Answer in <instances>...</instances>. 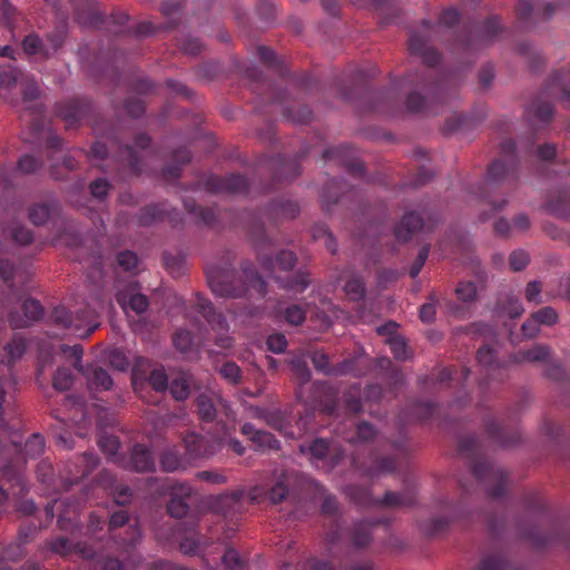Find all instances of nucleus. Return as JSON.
Segmentation results:
<instances>
[{"label":"nucleus","mask_w":570,"mask_h":570,"mask_svg":"<svg viewBox=\"0 0 570 570\" xmlns=\"http://www.w3.org/2000/svg\"><path fill=\"white\" fill-rule=\"evenodd\" d=\"M101 309L102 303L98 302L83 311H77L73 316L63 306H57L51 318L57 325L72 328L78 336H89L98 327L97 317Z\"/></svg>","instance_id":"1"},{"label":"nucleus","mask_w":570,"mask_h":570,"mask_svg":"<svg viewBox=\"0 0 570 570\" xmlns=\"http://www.w3.org/2000/svg\"><path fill=\"white\" fill-rule=\"evenodd\" d=\"M207 282L213 293L219 297H238L245 293L243 286H236L234 272L212 267L207 271Z\"/></svg>","instance_id":"2"},{"label":"nucleus","mask_w":570,"mask_h":570,"mask_svg":"<svg viewBox=\"0 0 570 570\" xmlns=\"http://www.w3.org/2000/svg\"><path fill=\"white\" fill-rule=\"evenodd\" d=\"M62 41L61 35L48 36L43 41L38 35L30 33L23 39L22 48L28 56L42 59L55 53L61 47Z\"/></svg>","instance_id":"3"},{"label":"nucleus","mask_w":570,"mask_h":570,"mask_svg":"<svg viewBox=\"0 0 570 570\" xmlns=\"http://www.w3.org/2000/svg\"><path fill=\"white\" fill-rule=\"evenodd\" d=\"M219 438L206 439L197 433H188L184 436L187 453L195 459H207L223 449Z\"/></svg>","instance_id":"4"},{"label":"nucleus","mask_w":570,"mask_h":570,"mask_svg":"<svg viewBox=\"0 0 570 570\" xmlns=\"http://www.w3.org/2000/svg\"><path fill=\"white\" fill-rule=\"evenodd\" d=\"M198 306L200 313L207 320L212 330L217 333L218 345L222 347H229L232 344V338L227 335H224L228 332V325L224 316L219 313H216L212 304L207 301H200Z\"/></svg>","instance_id":"5"},{"label":"nucleus","mask_w":570,"mask_h":570,"mask_svg":"<svg viewBox=\"0 0 570 570\" xmlns=\"http://www.w3.org/2000/svg\"><path fill=\"white\" fill-rule=\"evenodd\" d=\"M198 412L204 421H213L216 416L217 406L225 410L226 415L230 416L228 403L214 392L202 393L197 397Z\"/></svg>","instance_id":"6"},{"label":"nucleus","mask_w":570,"mask_h":570,"mask_svg":"<svg viewBox=\"0 0 570 570\" xmlns=\"http://www.w3.org/2000/svg\"><path fill=\"white\" fill-rule=\"evenodd\" d=\"M116 298L125 313H128L130 309L137 314H141L145 313L149 306L148 298L140 293H136L132 285H129L125 291L118 292Z\"/></svg>","instance_id":"7"},{"label":"nucleus","mask_w":570,"mask_h":570,"mask_svg":"<svg viewBox=\"0 0 570 570\" xmlns=\"http://www.w3.org/2000/svg\"><path fill=\"white\" fill-rule=\"evenodd\" d=\"M23 315L11 314L9 316L10 324L16 328H22L29 326L31 323L41 318L43 308L40 303L36 299H26L22 304Z\"/></svg>","instance_id":"8"},{"label":"nucleus","mask_w":570,"mask_h":570,"mask_svg":"<svg viewBox=\"0 0 570 570\" xmlns=\"http://www.w3.org/2000/svg\"><path fill=\"white\" fill-rule=\"evenodd\" d=\"M121 466L136 472H148L155 468L151 452L141 445L134 446L129 462L122 461Z\"/></svg>","instance_id":"9"},{"label":"nucleus","mask_w":570,"mask_h":570,"mask_svg":"<svg viewBox=\"0 0 570 570\" xmlns=\"http://www.w3.org/2000/svg\"><path fill=\"white\" fill-rule=\"evenodd\" d=\"M242 433L257 445L259 449H278V442L274 435L266 431L257 430L253 424L245 423L242 426Z\"/></svg>","instance_id":"10"},{"label":"nucleus","mask_w":570,"mask_h":570,"mask_svg":"<svg viewBox=\"0 0 570 570\" xmlns=\"http://www.w3.org/2000/svg\"><path fill=\"white\" fill-rule=\"evenodd\" d=\"M409 48L411 52L422 56L426 65L433 66L440 60L439 53L434 49L428 48L425 39L414 32L410 35Z\"/></svg>","instance_id":"11"},{"label":"nucleus","mask_w":570,"mask_h":570,"mask_svg":"<svg viewBox=\"0 0 570 570\" xmlns=\"http://www.w3.org/2000/svg\"><path fill=\"white\" fill-rule=\"evenodd\" d=\"M311 358L316 371L325 375H342L350 372L348 362H343L337 367L330 366L328 356L323 352L313 353Z\"/></svg>","instance_id":"12"},{"label":"nucleus","mask_w":570,"mask_h":570,"mask_svg":"<svg viewBox=\"0 0 570 570\" xmlns=\"http://www.w3.org/2000/svg\"><path fill=\"white\" fill-rule=\"evenodd\" d=\"M83 559L91 560L92 570H124L122 564L117 559L96 556L89 548H78Z\"/></svg>","instance_id":"13"},{"label":"nucleus","mask_w":570,"mask_h":570,"mask_svg":"<svg viewBox=\"0 0 570 570\" xmlns=\"http://www.w3.org/2000/svg\"><path fill=\"white\" fill-rule=\"evenodd\" d=\"M423 222L421 216L414 213L404 215L399 227L395 230V236L399 240L406 242L413 233L421 229Z\"/></svg>","instance_id":"14"},{"label":"nucleus","mask_w":570,"mask_h":570,"mask_svg":"<svg viewBox=\"0 0 570 570\" xmlns=\"http://www.w3.org/2000/svg\"><path fill=\"white\" fill-rule=\"evenodd\" d=\"M82 373L86 375L88 386L91 390H109L112 386V379L102 368H92Z\"/></svg>","instance_id":"15"},{"label":"nucleus","mask_w":570,"mask_h":570,"mask_svg":"<svg viewBox=\"0 0 570 570\" xmlns=\"http://www.w3.org/2000/svg\"><path fill=\"white\" fill-rule=\"evenodd\" d=\"M295 263H296V257L292 252L282 250L277 254L275 262L266 261V262H263V265L266 267V269L276 272V271H289L294 267Z\"/></svg>","instance_id":"16"},{"label":"nucleus","mask_w":570,"mask_h":570,"mask_svg":"<svg viewBox=\"0 0 570 570\" xmlns=\"http://www.w3.org/2000/svg\"><path fill=\"white\" fill-rule=\"evenodd\" d=\"M215 188L218 191L240 193L247 188V181L240 175H230L220 179Z\"/></svg>","instance_id":"17"},{"label":"nucleus","mask_w":570,"mask_h":570,"mask_svg":"<svg viewBox=\"0 0 570 570\" xmlns=\"http://www.w3.org/2000/svg\"><path fill=\"white\" fill-rule=\"evenodd\" d=\"M26 351V343L22 338H13L4 347L6 360L0 361V365H7L10 370V364L22 356Z\"/></svg>","instance_id":"18"},{"label":"nucleus","mask_w":570,"mask_h":570,"mask_svg":"<svg viewBox=\"0 0 570 570\" xmlns=\"http://www.w3.org/2000/svg\"><path fill=\"white\" fill-rule=\"evenodd\" d=\"M299 449H301V452H303V453L308 451V453L311 454V458L313 460H324L326 458V455L333 451L330 448L328 442L324 439L315 440L308 448L301 445Z\"/></svg>","instance_id":"19"},{"label":"nucleus","mask_w":570,"mask_h":570,"mask_svg":"<svg viewBox=\"0 0 570 570\" xmlns=\"http://www.w3.org/2000/svg\"><path fill=\"white\" fill-rule=\"evenodd\" d=\"M99 446L104 453H106L114 462L121 466L124 460L117 456L119 442L117 438L112 435H101L99 439Z\"/></svg>","instance_id":"20"},{"label":"nucleus","mask_w":570,"mask_h":570,"mask_svg":"<svg viewBox=\"0 0 570 570\" xmlns=\"http://www.w3.org/2000/svg\"><path fill=\"white\" fill-rule=\"evenodd\" d=\"M282 286L294 292H303L308 286V275L305 272H298L288 279H282L276 276Z\"/></svg>","instance_id":"21"},{"label":"nucleus","mask_w":570,"mask_h":570,"mask_svg":"<svg viewBox=\"0 0 570 570\" xmlns=\"http://www.w3.org/2000/svg\"><path fill=\"white\" fill-rule=\"evenodd\" d=\"M161 468L167 472H175L178 470H185L187 464L183 459L174 451H167L160 459Z\"/></svg>","instance_id":"22"},{"label":"nucleus","mask_w":570,"mask_h":570,"mask_svg":"<svg viewBox=\"0 0 570 570\" xmlns=\"http://www.w3.org/2000/svg\"><path fill=\"white\" fill-rule=\"evenodd\" d=\"M346 296L352 301H358L364 297L365 287L361 278L353 276L346 281L343 287Z\"/></svg>","instance_id":"23"},{"label":"nucleus","mask_w":570,"mask_h":570,"mask_svg":"<svg viewBox=\"0 0 570 570\" xmlns=\"http://www.w3.org/2000/svg\"><path fill=\"white\" fill-rule=\"evenodd\" d=\"M413 502L414 498L412 494L399 492H387L382 500V503L389 507H406Z\"/></svg>","instance_id":"24"},{"label":"nucleus","mask_w":570,"mask_h":570,"mask_svg":"<svg viewBox=\"0 0 570 570\" xmlns=\"http://www.w3.org/2000/svg\"><path fill=\"white\" fill-rule=\"evenodd\" d=\"M73 384V375L68 368H58L53 376V386L59 391H67Z\"/></svg>","instance_id":"25"},{"label":"nucleus","mask_w":570,"mask_h":570,"mask_svg":"<svg viewBox=\"0 0 570 570\" xmlns=\"http://www.w3.org/2000/svg\"><path fill=\"white\" fill-rule=\"evenodd\" d=\"M291 367L301 384H305L309 381L311 371H309L307 363L304 358H302V357L293 358L291 361Z\"/></svg>","instance_id":"26"},{"label":"nucleus","mask_w":570,"mask_h":570,"mask_svg":"<svg viewBox=\"0 0 570 570\" xmlns=\"http://www.w3.org/2000/svg\"><path fill=\"white\" fill-rule=\"evenodd\" d=\"M45 439L39 435H32L24 445L26 455L29 458H37L45 451Z\"/></svg>","instance_id":"27"},{"label":"nucleus","mask_w":570,"mask_h":570,"mask_svg":"<svg viewBox=\"0 0 570 570\" xmlns=\"http://www.w3.org/2000/svg\"><path fill=\"white\" fill-rule=\"evenodd\" d=\"M169 390L174 399L177 401H184L189 395V385L185 377L173 380Z\"/></svg>","instance_id":"28"},{"label":"nucleus","mask_w":570,"mask_h":570,"mask_svg":"<svg viewBox=\"0 0 570 570\" xmlns=\"http://www.w3.org/2000/svg\"><path fill=\"white\" fill-rule=\"evenodd\" d=\"M521 361L539 362L549 356V348L544 345H537L525 352L520 353Z\"/></svg>","instance_id":"29"},{"label":"nucleus","mask_w":570,"mask_h":570,"mask_svg":"<svg viewBox=\"0 0 570 570\" xmlns=\"http://www.w3.org/2000/svg\"><path fill=\"white\" fill-rule=\"evenodd\" d=\"M390 348L393 355L399 360H406L409 356L407 345L404 338L400 336H393L387 340Z\"/></svg>","instance_id":"30"},{"label":"nucleus","mask_w":570,"mask_h":570,"mask_svg":"<svg viewBox=\"0 0 570 570\" xmlns=\"http://www.w3.org/2000/svg\"><path fill=\"white\" fill-rule=\"evenodd\" d=\"M174 345L181 353H187L193 346L191 335L188 331L180 330L174 336Z\"/></svg>","instance_id":"31"},{"label":"nucleus","mask_w":570,"mask_h":570,"mask_svg":"<svg viewBox=\"0 0 570 570\" xmlns=\"http://www.w3.org/2000/svg\"><path fill=\"white\" fill-rule=\"evenodd\" d=\"M189 507L184 498H173L168 504V512L171 517L183 518L187 514Z\"/></svg>","instance_id":"32"},{"label":"nucleus","mask_w":570,"mask_h":570,"mask_svg":"<svg viewBox=\"0 0 570 570\" xmlns=\"http://www.w3.org/2000/svg\"><path fill=\"white\" fill-rule=\"evenodd\" d=\"M49 216H50V210H49L48 206H46V205L33 206L29 212L30 220L35 225L45 224L49 219Z\"/></svg>","instance_id":"33"},{"label":"nucleus","mask_w":570,"mask_h":570,"mask_svg":"<svg viewBox=\"0 0 570 570\" xmlns=\"http://www.w3.org/2000/svg\"><path fill=\"white\" fill-rule=\"evenodd\" d=\"M117 263L124 271H132L138 264V257L134 252H121L117 256Z\"/></svg>","instance_id":"34"},{"label":"nucleus","mask_w":570,"mask_h":570,"mask_svg":"<svg viewBox=\"0 0 570 570\" xmlns=\"http://www.w3.org/2000/svg\"><path fill=\"white\" fill-rule=\"evenodd\" d=\"M529 261L530 258L528 253L521 249L511 253L509 258L510 267L515 272L523 269L528 265Z\"/></svg>","instance_id":"35"},{"label":"nucleus","mask_w":570,"mask_h":570,"mask_svg":"<svg viewBox=\"0 0 570 570\" xmlns=\"http://www.w3.org/2000/svg\"><path fill=\"white\" fill-rule=\"evenodd\" d=\"M149 383L159 392H164L168 387V377L163 370H154L149 375Z\"/></svg>","instance_id":"36"},{"label":"nucleus","mask_w":570,"mask_h":570,"mask_svg":"<svg viewBox=\"0 0 570 570\" xmlns=\"http://www.w3.org/2000/svg\"><path fill=\"white\" fill-rule=\"evenodd\" d=\"M371 540V525L362 523L355 529L353 542L356 547H364Z\"/></svg>","instance_id":"37"},{"label":"nucleus","mask_w":570,"mask_h":570,"mask_svg":"<svg viewBox=\"0 0 570 570\" xmlns=\"http://www.w3.org/2000/svg\"><path fill=\"white\" fill-rule=\"evenodd\" d=\"M285 318L292 325H301L305 320V311L298 305H292L286 308Z\"/></svg>","instance_id":"38"},{"label":"nucleus","mask_w":570,"mask_h":570,"mask_svg":"<svg viewBox=\"0 0 570 570\" xmlns=\"http://www.w3.org/2000/svg\"><path fill=\"white\" fill-rule=\"evenodd\" d=\"M539 324L553 325L558 321V314L552 307H544L533 314Z\"/></svg>","instance_id":"39"},{"label":"nucleus","mask_w":570,"mask_h":570,"mask_svg":"<svg viewBox=\"0 0 570 570\" xmlns=\"http://www.w3.org/2000/svg\"><path fill=\"white\" fill-rule=\"evenodd\" d=\"M220 374L230 383L236 384L240 377V368L235 363H225L220 367Z\"/></svg>","instance_id":"40"},{"label":"nucleus","mask_w":570,"mask_h":570,"mask_svg":"<svg viewBox=\"0 0 570 570\" xmlns=\"http://www.w3.org/2000/svg\"><path fill=\"white\" fill-rule=\"evenodd\" d=\"M459 298L463 302H471L476 296V287L473 283H461L456 288Z\"/></svg>","instance_id":"41"},{"label":"nucleus","mask_w":570,"mask_h":570,"mask_svg":"<svg viewBox=\"0 0 570 570\" xmlns=\"http://www.w3.org/2000/svg\"><path fill=\"white\" fill-rule=\"evenodd\" d=\"M196 478L212 484H222L227 481L226 476L218 471H199Z\"/></svg>","instance_id":"42"},{"label":"nucleus","mask_w":570,"mask_h":570,"mask_svg":"<svg viewBox=\"0 0 570 570\" xmlns=\"http://www.w3.org/2000/svg\"><path fill=\"white\" fill-rule=\"evenodd\" d=\"M268 350L274 353H283L286 350L287 341L283 334H273L267 338Z\"/></svg>","instance_id":"43"},{"label":"nucleus","mask_w":570,"mask_h":570,"mask_svg":"<svg viewBox=\"0 0 570 570\" xmlns=\"http://www.w3.org/2000/svg\"><path fill=\"white\" fill-rule=\"evenodd\" d=\"M502 313L511 318L519 317L523 313V306L518 298L508 297L507 306L503 307Z\"/></svg>","instance_id":"44"},{"label":"nucleus","mask_w":570,"mask_h":570,"mask_svg":"<svg viewBox=\"0 0 570 570\" xmlns=\"http://www.w3.org/2000/svg\"><path fill=\"white\" fill-rule=\"evenodd\" d=\"M112 495L115 498V502L118 505H125L130 501L131 493L128 487L117 485L115 488L110 487Z\"/></svg>","instance_id":"45"},{"label":"nucleus","mask_w":570,"mask_h":570,"mask_svg":"<svg viewBox=\"0 0 570 570\" xmlns=\"http://www.w3.org/2000/svg\"><path fill=\"white\" fill-rule=\"evenodd\" d=\"M108 190L109 183L104 178L96 179L90 184L91 195L98 199H102L108 194Z\"/></svg>","instance_id":"46"},{"label":"nucleus","mask_w":570,"mask_h":570,"mask_svg":"<svg viewBox=\"0 0 570 570\" xmlns=\"http://www.w3.org/2000/svg\"><path fill=\"white\" fill-rule=\"evenodd\" d=\"M180 48L187 55H198L203 49V43L197 38L188 37L180 43Z\"/></svg>","instance_id":"47"},{"label":"nucleus","mask_w":570,"mask_h":570,"mask_svg":"<svg viewBox=\"0 0 570 570\" xmlns=\"http://www.w3.org/2000/svg\"><path fill=\"white\" fill-rule=\"evenodd\" d=\"M40 165V161L30 155H26L19 160V169L26 174L36 171Z\"/></svg>","instance_id":"48"},{"label":"nucleus","mask_w":570,"mask_h":570,"mask_svg":"<svg viewBox=\"0 0 570 570\" xmlns=\"http://www.w3.org/2000/svg\"><path fill=\"white\" fill-rule=\"evenodd\" d=\"M288 493L287 487L283 482H277L269 491V500L273 503L282 502Z\"/></svg>","instance_id":"49"},{"label":"nucleus","mask_w":570,"mask_h":570,"mask_svg":"<svg viewBox=\"0 0 570 570\" xmlns=\"http://www.w3.org/2000/svg\"><path fill=\"white\" fill-rule=\"evenodd\" d=\"M222 561L227 570H236V568L239 566L238 552L233 549L226 550L222 557Z\"/></svg>","instance_id":"50"},{"label":"nucleus","mask_w":570,"mask_h":570,"mask_svg":"<svg viewBox=\"0 0 570 570\" xmlns=\"http://www.w3.org/2000/svg\"><path fill=\"white\" fill-rule=\"evenodd\" d=\"M12 237L16 243L20 245L30 244L32 240V234L29 229L24 227H14L12 230Z\"/></svg>","instance_id":"51"},{"label":"nucleus","mask_w":570,"mask_h":570,"mask_svg":"<svg viewBox=\"0 0 570 570\" xmlns=\"http://www.w3.org/2000/svg\"><path fill=\"white\" fill-rule=\"evenodd\" d=\"M315 487L318 490L320 499H323L322 511L324 513H332V512H334L335 509H336L335 499L333 497H331V495H326L325 491L318 484L315 483Z\"/></svg>","instance_id":"52"},{"label":"nucleus","mask_w":570,"mask_h":570,"mask_svg":"<svg viewBox=\"0 0 570 570\" xmlns=\"http://www.w3.org/2000/svg\"><path fill=\"white\" fill-rule=\"evenodd\" d=\"M428 255H429V248L423 247L420 250L415 263L413 264V266L410 269V275L412 278H414L419 275V273L421 272L423 265L425 264V262L428 259Z\"/></svg>","instance_id":"53"},{"label":"nucleus","mask_w":570,"mask_h":570,"mask_svg":"<svg viewBox=\"0 0 570 570\" xmlns=\"http://www.w3.org/2000/svg\"><path fill=\"white\" fill-rule=\"evenodd\" d=\"M62 352L63 353H69L72 357H75L76 362H75V367L79 371V372H83V368L81 366V356H82V347L78 344L73 345V346H62Z\"/></svg>","instance_id":"54"},{"label":"nucleus","mask_w":570,"mask_h":570,"mask_svg":"<svg viewBox=\"0 0 570 570\" xmlns=\"http://www.w3.org/2000/svg\"><path fill=\"white\" fill-rule=\"evenodd\" d=\"M541 286L537 281L530 282L525 288V297L529 302H540Z\"/></svg>","instance_id":"55"},{"label":"nucleus","mask_w":570,"mask_h":570,"mask_svg":"<svg viewBox=\"0 0 570 570\" xmlns=\"http://www.w3.org/2000/svg\"><path fill=\"white\" fill-rule=\"evenodd\" d=\"M218 441L223 442V448L227 445L238 455H242L245 452L243 444L238 440L232 438L229 434L219 438Z\"/></svg>","instance_id":"56"},{"label":"nucleus","mask_w":570,"mask_h":570,"mask_svg":"<svg viewBox=\"0 0 570 570\" xmlns=\"http://www.w3.org/2000/svg\"><path fill=\"white\" fill-rule=\"evenodd\" d=\"M478 361L480 364L489 366L494 361V352L489 346H482L478 351Z\"/></svg>","instance_id":"57"},{"label":"nucleus","mask_w":570,"mask_h":570,"mask_svg":"<svg viewBox=\"0 0 570 570\" xmlns=\"http://www.w3.org/2000/svg\"><path fill=\"white\" fill-rule=\"evenodd\" d=\"M435 305L433 303H426L420 308V318L424 323H430L435 318Z\"/></svg>","instance_id":"58"},{"label":"nucleus","mask_w":570,"mask_h":570,"mask_svg":"<svg viewBox=\"0 0 570 570\" xmlns=\"http://www.w3.org/2000/svg\"><path fill=\"white\" fill-rule=\"evenodd\" d=\"M539 325L540 324L538 323L535 317L532 315V317L530 320H528L527 322H524L522 325L523 335L527 337H533L534 335H537L539 333V330H540Z\"/></svg>","instance_id":"59"},{"label":"nucleus","mask_w":570,"mask_h":570,"mask_svg":"<svg viewBox=\"0 0 570 570\" xmlns=\"http://www.w3.org/2000/svg\"><path fill=\"white\" fill-rule=\"evenodd\" d=\"M128 521V514L126 511L120 510L115 512L110 517L109 527L111 530L122 527Z\"/></svg>","instance_id":"60"},{"label":"nucleus","mask_w":570,"mask_h":570,"mask_svg":"<svg viewBox=\"0 0 570 570\" xmlns=\"http://www.w3.org/2000/svg\"><path fill=\"white\" fill-rule=\"evenodd\" d=\"M357 441H368L372 439L375 434L374 429L372 425L367 423H360L357 425Z\"/></svg>","instance_id":"61"},{"label":"nucleus","mask_w":570,"mask_h":570,"mask_svg":"<svg viewBox=\"0 0 570 570\" xmlns=\"http://www.w3.org/2000/svg\"><path fill=\"white\" fill-rule=\"evenodd\" d=\"M70 549V542L65 538H58L51 543V550L60 554L69 553Z\"/></svg>","instance_id":"62"},{"label":"nucleus","mask_w":570,"mask_h":570,"mask_svg":"<svg viewBox=\"0 0 570 570\" xmlns=\"http://www.w3.org/2000/svg\"><path fill=\"white\" fill-rule=\"evenodd\" d=\"M502 568H503V562L501 559H499L497 557H490V558H485L481 562L480 570H502Z\"/></svg>","instance_id":"63"},{"label":"nucleus","mask_w":570,"mask_h":570,"mask_svg":"<svg viewBox=\"0 0 570 570\" xmlns=\"http://www.w3.org/2000/svg\"><path fill=\"white\" fill-rule=\"evenodd\" d=\"M459 11L454 8L445 10L441 16V22L445 26H452L459 21Z\"/></svg>","instance_id":"64"}]
</instances>
